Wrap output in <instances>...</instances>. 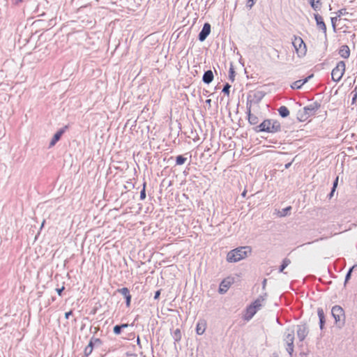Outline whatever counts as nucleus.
<instances>
[{
    "label": "nucleus",
    "instance_id": "obj_29",
    "mask_svg": "<svg viewBox=\"0 0 357 357\" xmlns=\"http://www.w3.org/2000/svg\"><path fill=\"white\" fill-rule=\"evenodd\" d=\"M337 182H338V177H337L333 183V188H332V190H331V197L333 196V192H335V188L337 185Z\"/></svg>",
    "mask_w": 357,
    "mask_h": 357
},
{
    "label": "nucleus",
    "instance_id": "obj_11",
    "mask_svg": "<svg viewBox=\"0 0 357 357\" xmlns=\"http://www.w3.org/2000/svg\"><path fill=\"white\" fill-rule=\"evenodd\" d=\"M231 285V280L229 278L223 280L219 287L218 291L220 294L226 293Z\"/></svg>",
    "mask_w": 357,
    "mask_h": 357
},
{
    "label": "nucleus",
    "instance_id": "obj_4",
    "mask_svg": "<svg viewBox=\"0 0 357 357\" xmlns=\"http://www.w3.org/2000/svg\"><path fill=\"white\" fill-rule=\"evenodd\" d=\"M259 130L261 132H275L280 130V123L273 119L264 120L259 125Z\"/></svg>",
    "mask_w": 357,
    "mask_h": 357
},
{
    "label": "nucleus",
    "instance_id": "obj_21",
    "mask_svg": "<svg viewBox=\"0 0 357 357\" xmlns=\"http://www.w3.org/2000/svg\"><path fill=\"white\" fill-rule=\"evenodd\" d=\"M172 337L175 342H178L181 340V333L180 329H176L172 333Z\"/></svg>",
    "mask_w": 357,
    "mask_h": 357
},
{
    "label": "nucleus",
    "instance_id": "obj_46",
    "mask_svg": "<svg viewBox=\"0 0 357 357\" xmlns=\"http://www.w3.org/2000/svg\"><path fill=\"white\" fill-rule=\"evenodd\" d=\"M91 345H92V343L90 342L89 344V347H91Z\"/></svg>",
    "mask_w": 357,
    "mask_h": 357
},
{
    "label": "nucleus",
    "instance_id": "obj_42",
    "mask_svg": "<svg viewBox=\"0 0 357 357\" xmlns=\"http://www.w3.org/2000/svg\"><path fill=\"white\" fill-rule=\"evenodd\" d=\"M246 191H243L241 194L242 197H245Z\"/></svg>",
    "mask_w": 357,
    "mask_h": 357
},
{
    "label": "nucleus",
    "instance_id": "obj_45",
    "mask_svg": "<svg viewBox=\"0 0 357 357\" xmlns=\"http://www.w3.org/2000/svg\"><path fill=\"white\" fill-rule=\"evenodd\" d=\"M206 102H207V103H210V102H211V100H206Z\"/></svg>",
    "mask_w": 357,
    "mask_h": 357
},
{
    "label": "nucleus",
    "instance_id": "obj_44",
    "mask_svg": "<svg viewBox=\"0 0 357 357\" xmlns=\"http://www.w3.org/2000/svg\"><path fill=\"white\" fill-rule=\"evenodd\" d=\"M139 342H140L139 337H138L137 339V342L138 344H139Z\"/></svg>",
    "mask_w": 357,
    "mask_h": 357
},
{
    "label": "nucleus",
    "instance_id": "obj_41",
    "mask_svg": "<svg viewBox=\"0 0 357 357\" xmlns=\"http://www.w3.org/2000/svg\"><path fill=\"white\" fill-rule=\"evenodd\" d=\"M45 220H43V221L42 222V224H41V225H40V229H42V228L43 227L44 224H45Z\"/></svg>",
    "mask_w": 357,
    "mask_h": 357
},
{
    "label": "nucleus",
    "instance_id": "obj_3",
    "mask_svg": "<svg viewBox=\"0 0 357 357\" xmlns=\"http://www.w3.org/2000/svg\"><path fill=\"white\" fill-rule=\"evenodd\" d=\"M291 43L297 56L303 58L307 53V47L303 40L299 36H294Z\"/></svg>",
    "mask_w": 357,
    "mask_h": 357
},
{
    "label": "nucleus",
    "instance_id": "obj_17",
    "mask_svg": "<svg viewBox=\"0 0 357 357\" xmlns=\"http://www.w3.org/2000/svg\"><path fill=\"white\" fill-rule=\"evenodd\" d=\"M206 330V322L204 321H199L196 326V333L197 335H202Z\"/></svg>",
    "mask_w": 357,
    "mask_h": 357
},
{
    "label": "nucleus",
    "instance_id": "obj_43",
    "mask_svg": "<svg viewBox=\"0 0 357 357\" xmlns=\"http://www.w3.org/2000/svg\"><path fill=\"white\" fill-rule=\"evenodd\" d=\"M291 165V163L285 165V168H288Z\"/></svg>",
    "mask_w": 357,
    "mask_h": 357
},
{
    "label": "nucleus",
    "instance_id": "obj_32",
    "mask_svg": "<svg viewBox=\"0 0 357 357\" xmlns=\"http://www.w3.org/2000/svg\"><path fill=\"white\" fill-rule=\"evenodd\" d=\"M337 20V17H336V16L335 17H333L331 19V24H332V26H333L334 29H335V23H336Z\"/></svg>",
    "mask_w": 357,
    "mask_h": 357
},
{
    "label": "nucleus",
    "instance_id": "obj_18",
    "mask_svg": "<svg viewBox=\"0 0 357 357\" xmlns=\"http://www.w3.org/2000/svg\"><path fill=\"white\" fill-rule=\"evenodd\" d=\"M317 314L319 319V327L320 329H323L324 324L325 323L324 312L322 308H318Z\"/></svg>",
    "mask_w": 357,
    "mask_h": 357
},
{
    "label": "nucleus",
    "instance_id": "obj_8",
    "mask_svg": "<svg viewBox=\"0 0 357 357\" xmlns=\"http://www.w3.org/2000/svg\"><path fill=\"white\" fill-rule=\"evenodd\" d=\"M331 314L335 321V323H341L343 324L344 313L343 309L340 306L335 305L333 307Z\"/></svg>",
    "mask_w": 357,
    "mask_h": 357
},
{
    "label": "nucleus",
    "instance_id": "obj_48",
    "mask_svg": "<svg viewBox=\"0 0 357 357\" xmlns=\"http://www.w3.org/2000/svg\"><path fill=\"white\" fill-rule=\"evenodd\" d=\"M18 1H22V0H17Z\"/></svg>",
    "mask_w": 357,
    "mask_h": 357
},
{
    "label": "nucleus",
    "instance_id": "obj_16",
    "mask_svg": "<svg viewBox=\"0 0 357 357\" xmlns=\"http://www.w3.org/2000/svg\"><path fill=\"white\" fill-rule=\"evenodd\" d=\"M213 79V73L211 70H207L204 73L202 80L206 84H210Z\"/></svg>",
    "mask_w": 357,
    "mask_h": 357
},
{
    "label": "nucleus",
    "instance_id": "obj_30",
    "mask_svg": "<svg viewBox=\"0 0 357 357\" xmlns=\"http://www.w3.org/2000/svg\"><path fill=\"white\" fill-rule=\"evenodd\" d=\"M121 327L119 325H116L114 327V333L115 335H119L121 333Z\"/></svg>",
    "mask_w": 357,
    "mask_h": 357
},
{
    "label": "nucleus",
    "instance_id": "obj_19",
    "mask_svg": "<svg viewBox=\"0 0 357 357\" xmlns=\"http://www.w3.org/2000/svg\"><path fill=\"white\" fill-rule=\"evenodd\" d=\"M63 134V130H59L56 132L53 136L52 140L50 142V147H52L55 145V144L59 140L61 136Z\"/></svg>",
    "mask_w": 357,
    "mask_h": 357
},
{
    "label": "nucleus",
    "instance_id": "obj_47",
    "mask_svg": "<svg viewBox=\"0 0 357 357\" xmlns=\"http://www.w3.org/2000/svg\"><path fill=\"white\" fill-rule=\"evenodd\" d=\"M356 95H355V97L353 98V100H354L356 99Z\"/></svg>",
    "mask_w": 357,
    "mask_h": 357
},
{
    "label": "nucleus",
    "instance_id": "obj_22",
    "mask_svg": "<svg viewBox=\"0 0 357 357\" xmlns=\"http://www.w3.org/2000/svg\"><path fill=\"white\" fill-rule=\"evenodd\" d=\"M311 7L314 10H319L321 8V1L320 0H310V1Z\"/></svg>",
    "mask_w": 357,
    "mask_h": 357
},
{
    "label": "nucleus",
    "instance_id": "obj_34",
    "mask_svg": "<svg viewBox=\"0 0 357 357\" xmlns=\"http://www.w3.org/2000/svg\"><path fill=\"white\" fill-rule=\"evenodd\" d=\"M229 73H230V78L234 80V68L232 67L230 68L229 69Z\"/></svg>",
    "mask_w": 357,
    "mask_h": 357
},
{
    "label": "nucleus",
    "instance_id": "obj_23",
    "mask_svg": "<svg viewBox=\"0 0 357 357\" xmlns=\"http://www.w3.org/2000/svg\"><path fill=\"white\" fill-rule=\"evenodd\" d=\"M291 264V260L288 258H284L282 260V263L280 266L279 271L281 273L284 271V269L287 267Z\"/></svg>",
    "mask_w": 357,
    "mask_h": 357
},
{
    "label": "nucleus",
    "instance_id": "obj_28",
    "mask_svg": "<svg viewBox=\"0 0 357 357\" xmlns=\"http://www.w3.org/2000/svg\"><path fill=\"white\" fill-rule=\"evenodd\" d=\"M230 87L231 86L229 84H226L222 89V92L229 96Z\"/></svg>",
    "mask_w": 357,
    "mask_h": 357
},
{
    "label": "nucleus",
    "instance_id": "obj_7",
    "mask_svg": "<svg viewBox=\"0 0 357 357\" xmlns=\"http://www.w3.org/2000/svg\"><path fill=\"white\" fill-rule=\"evenodd\" d=\"M319 105L317 103L311 104L303 108V111L298 112V119L300 121H303L307 120L310 116L314 115L317 110L319 109Z\"/></svg>",
    "mask_w": 357,
    "mask_h": 357
},
{
    "label": "nucleus",
    "instance_id": "obj_40",
    "mask_svg": "<svg viewBox=\"0 0 357 357\" xmlns=\"http://www.w3.org/2000/svg\"><path fill=\"white\" fill-rule=\"evenodd\" d=\"M266 284V279H264V280H263V287H264V288L265 287Z\"/></svg>",
    "mask_w": 357,
    "mask_h": 357
},
{
    "label": "nucleus",
    "instance_id": "obj_24",
    "mask_svg": "<svg viewBox=\"0 0 357 357\" xmlns=\"http://www.w3.org/2000/svg\"><path fill=\"white\" fill-rule=\"evenodd\" d=\"M187 158H184L183 155H178L176 159V163L178 165H181L185 163Z\"/></svg>",
    "mask_w": 357,
    "mask_h": 357
},
{
    "label": "nucleus",
    "instance_id": "obj_35",
    "mask_svg": "<svg viewBox=\"0 0 357 357\" xmlns=\"http://www.w3.org/2000/svg\"><path fill=\"white\" fill-rule=\"evenodd\" d=\"M72 314V311H69L65 313V318L68 319V317Z\"/></svg>",
    "mask_w": 357,
    "mask_h": 357
},
{
    "label": "nucleus",
    "instance_id": "obj_1",
    "mask_svg": "<svg viewBox=\"0 0 357 357\" xmlns=\"http://www.w3.org/2000/svg\"><path fill=\"white\" fill-rule=\"evenodd\" d=\"M252 252L250 246L239 247L229 251L227 255V261L229 263H236L248 257Z\"/></svg>",
    "mask_w": 357,
    "mask_h": 357
},
{
    "label": "nucleus",
    "instance_id": "obj_2",
    "mask_svg": "<svg viewBox=\"0 0 357 357\" xmlns=\"http://www.w3.org/2000/svg\"><path fill=\"white\" fill-rule=\"evenodd\" d=\"M266 294L264 296H259L253 303H252L246 309L245 314V319L250 320L257 313L258 310L262 307L265 300Z\"/></svg>",
    "mask_w": 357,
    "mask_h": 357
},
{
    "label": "nucleus",
    "instance_id": "obj_26",
    "mask_svg": "<svg viewBox=\"0 0 357 357\" xmlns=\"http://www.w3.org/2000/svg\"><path fill=\"white\" fill-rule=\"evenodd\" d=\"M357 265H354L348 271V273H347L346 276H345V280H344V283L347 282V281L350 279V277H351V274L352 273V271L354 270V268Z\"/></svg>",
    "mask_w": 357,
    "mask_h": 357
},
{
    "label": "nucleus",
    "instance_id": "obj_38",
    "mask_svg": "<svg viewBox=\"0 0 357 357\" xmlns=\"http://www.w3.org/2000/svg\"><path fill=\"white\" fill-rule=\"evenodd\" d=\"M121 328H128V324H121V325H119Z\"/></svg>",
    "mask_w": 357,
    "mask_h": 357
},
{
    "label": "nucleus",
    "instance_id": "obj_49",
    "mask_svg": "<svg viewBox=\"0 0 357 357\" xmlns=\"http://www.w3.org/2000/svg\"><path fill=\"white\" fill-rule=\"evenodd\" d=\"M249 1H252V0H249Z\"/></svg>",
    "mask_w": 357,
    "mask_h": 357
},
{
    "label": "nucleus",
    "instance_id": "obj_37",
    "mask_svg": "<svg viewBox=\"0 0 357 357\" xmlns=\"http://www.w3.org/2000/svg\"><path fill=\"white\" fill-rule=\"evenodd\" d=\"M160 294V291H157L155 292V294L154 298H155V299H157V298L159 297Z\"/></svg>",
    "mask_w": 357,
    "mask_h": 357
},
{
    "label": "nucleus",
    "instance_id": "obj_5",
    "mask_svg": "<svg viewBox=\"0 0 357 357\" xmlns=\"http://www.w3.org/2000/svg\"><path fill=\"white\" fill-rule=\"evenodd\" d=\"M283 340L287 345V351L290 356H291L294 352V329H287L284 334Z\"/></svg>",
    "mask_w": 357,
    "mask_h": 357
},
{
    "label": "nucleus",
    "instance_id": "obj_36",
    "mask_svg": "<svg viewBox=\"0 0 357 357\" xmlns=\"http://www.w3.org/2000/svg\"><path fill=\"white\" fill-rule=\"evenodd\" d=\"M64 289V287H62L60 289H56V291L59 296H61L62 291Z\"/></svg>",
    "mask_w": 357,
    "mask_h": 357
},
{
    "label": "nucleus",
    "instance_id": "obj_33",
    "mask_svg": "<svg viewBox=\"0 0 357 357\" xmlns=\"http://www.w3.org/2000/svg\"><path fill=\"white\" fill-rule=\"evenodd\" d=\"M255 3V0H252V1H249V0L247 1V7L249 8H251Z\"/></svg>",
    "mask_w": 357,
    "mask_h": 357
},
{
    "label": "nucleus",
    "instance_id": "obj_15",
    "mask_svg": "<svg viewBox=\"0 0 357 357\" xmlns=\"http://www.w3.org/2000/svg\"><path fill=\"white\" fill-rule=\"evenodd\" d=\"M340 56L343 59H348L350 56V49L347 45H342L339 50Z\"/></svg>",
    "mask_w": 357,
    "mask_h": 357
},
{
    "label": "nucleus",
    "instance_id": "obj_10",
    "mask_svg": "<svg viewBox=\"0 0 357 357\" xmlns=\"http://www.w3.org/2000/svg\"><path fill=\"white\" fill-rule=\"evenodd\" d=\"M211 33V25L208 23H205L202 27V31L199 34V40L202 42Z\"/></svg>",
    "mask_w": 357,
    "mask_h": 357
},
{
    "label": "nucleus",
    "instance_id": "obj_6",
    "mask_svg": "<svg viewBox=\"0 0 357 357\" xmlns=\"http://www.w3.org/2000/svg\"><path fill=\"white\" fill-rule=\"evenodd\" d=\"M345 69V62L343 61H339L331 72V78L333 81L335 82H340L344 74Z\"/></svg>",
    "mask_w": 357,
    "mask_h": 357
},
{
    "label": "nucleus",
    "instance_id": "obj_9",
    "mask_svg": "<svg viewBox=\"0 0 357 357\" xmlns=\"http://www.w3.org/2000/svg\"><path fill=\"white\" fill-rule=\"evenodd\" d=\"M296 333L299 340L301 342L303 341L309 333V330L307 325L305 324L298 325Z\"/></svg>",
    "mask_w": 357,
    "mask_h": 357
},
{
    "label": "nucleus",
    "instance_id": "obj_20",
    "mask_svg": "<svg viewBox=\"0 0 357 357\" xmlns=\"http://www.w3.org/2000/svg\"><path fill=\"white\" fill-rule=\"evenodd\" d=\"M278 112L282 118H285L289 115V111L288 108L285 106H281L278 109Z\"/></svg>",
    "mask_w": 357,
    "mask_h": 357
},
{
    "label": "nucleus",
    "instance_id": "obj_31",
    "mask_svg": "<svg viewBox=\"0 0 357 357\" xmlns=\"http://www.w3.org/2000/svg\"><path fill=\"white\" fill-rule=\"evenodd\" d=\"M146 198L145 186H144L142 190L140 192V199H144Z\"/></svg>",
    "mask_w": 357,
    "mask_h": 357
},
{
    "label": "nucleus",
    "instance_id": "obj_13",
    "mask_svg": "<svg viewBox=\"0 0 357 357\" xmlns=\"http://www.w3.org/2000/svg\"><path fill=\"white\" fill-rule=\"evenodd\" d=\"M312 77V75L308 76L307 77H306V78H305L303 79H299V80L295 81L294 82H293L291 84V89H301L302 87V86L304 84H305L309 80V79H310Z\"/></svg>",
    "mask_w": 357,
    "mask_h": 357
},
{
    "label": "nucleus",
    "instance_id": "obj_39",
    "mask_svg": "<svg viewBox=\"0 0 357 357\" xmlns=\"http://www.w3.org/2000/svg\"><path fill=\"white\" fill-rule=\"evenodd\" d=\"M250 109L249 108L248 110V119L250 121L251 119V114H250Z\"/></svg>",
    "mask_w": 357,
    "mask_h": 357
},
{
    "label": "nucleus",
    "instance_id": "obj_25",
    "mask_svg": "<svg viewBox=\"0 0 357 357\" xmlns=\"http://www.w3.org/2000/svg\"><path fill=\"white\" fill-rule=\"evenodd\" d=\"M291 206H287L285 208H283L282 211L281 212H280L279 215L280 217L286 216L287 214V212L291 210Z\"/></svg>",
    "mask_w": 357,
    "mask_h": 357
},
{
    "label": "nucleus",
    "instance_id": "obj_12",
    "mask_svg": "<svg viewBox=\"0 0 357 357\" xmlns=\"http://www.w3.org/2000/svg\"><path fill=\"white\" fill-rule=\"evenodd\" d=\"M314 19L317 23V26L319 29H320L324 33L326 32V26L321 16L319 14H314Z\"/></svg>",
    "mask_w": 357,
    "mask_h": 357
},
{
    "label": "nucleus",
    "instance_id": "obj_27",
    "mask_svg": "<svg viewBox=\"0 0 357 357\" xmlns=\"http://www.w3.org/2000/svg\"><path fill=\"white\" fill-rule=\"evenodd\" d=\"M346 14H347L346 9H340L336 13V17H337L338 18L340 17L342 15H344Z\"/></svg>",
    "mask_w": 357,
    "mask_h": 357
},
{
    "label": "nucleus",
    "instance_id": "obj_14",
    "mask_svg": "<svg viewBox=\"0 0 357 357\" xmlns=\"http://www.w3.org/2000/svg\"><path fill=\"white\" fill-rule=\"evenodd\" d=\"M118 291L120 292L126 298V305L129 306L131 301V296L130 294L129 289L127 287H123L119 289Z\"/></svg>",
    "mask_w": 357,
    "mask_h": 357
}]
</instances>
